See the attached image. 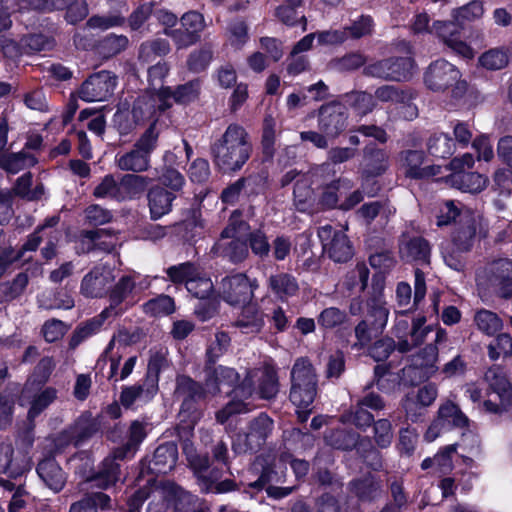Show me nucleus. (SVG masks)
Here are the masks:
<instances>
[{
  "label": "nucleus",
  "mask_w": 512,
  "mask_h": 512,
  "mask_svg": "<svg viewBox=\"0 0 512 512\" xmlns=\"http://www.w3.org/2000/svg\"><path fill=\"white\" fill-rule=\"evenodd\" d=\"M174 160V154L167 152L164 155L165 165L158 174L160 183L169 188V192L176 194L182 190L185 184V178L177 169L172 167Z\"/></svg>",
  "instance_id": "obj_36"
},
{
  "label": "nucleus",
  "mask_w": 512,
  "mask_h": 512,
  "mask_svg": "<svg viewBox=\"0 0 512 512\" xmlns=\"http://www.w3.org/2000/svg\"><path fill=\"white\" fill-rule=\"evenodd\" d=\"M178 450L174 443H166L156 448L151 461V469L156 473L171 471L177 462Z\"/></svg>",
  "instance_id": "obj_32"
},
{
  "label": "nucleus",
  "mask_w": 512,
  "mask_h": 512,
  "mask_svg": "<svg viewBox=\"0 0 512 512\" xmlns=\"http://www.w3.org/2000/svg\"><path fill=\"white\" fill-rule=\"evenodd\" d=\"M316 396V388L292 385L290 391V400L297 408L298 418L305 422L311 413L310 406Z\"/></svg>",
  "instance_id": "obj_34"
},
{
  "label": "nucleus",
  "mask_w": 512,
  "mask_h": 512,
  "mask_svg": "<svg viewBox=\"0 0 512 512\" xmlns=\"http://www.w3.org/2000/svg\"><path fill=\"white\" fill-rule=\"evenodd\" d=\"M57 398V390L53 387L35 389L29 381L22 390L20 404L29 406L28 418L30 420L41 414Z\"/></svg>",
  "instance_id": "obj_21"
},
{
  "label": "nucleus",
  "mask_w": 512,
  "mask_h": 512,
  "mask_svg": "<svg viewBox=\"0 0 512 512\" xmlns=\"http://www.w3.org/2000/svg\"><path fill=\"white\" fill-rule=\"evenodd\" d=\"M13 453L10 444L0 445V474L4 473L11 478H17L30 468V462L24 455L14 458Z\"/></svg>",
  "instance_id": "obj_29"
},
{
  "label": "nucleus",
  "mask_w": 512,
  "mask_h": 512,
  "mask_svg": "<svg viewBox=\"0 0 512 512\" xmlns=\"http://www.w3.org/2000/svg\"><path fill=\"white\" fill-rule=\"evenodd\" d=\"M196 267L189 262L181 263L179 265L171 266L166 270L169 280L175 284L185 283L192 279Z\"/></svg>",
  "instance_id": "obj_62"
},
{
  "label": "nucleus",
  "mask_w": 512,
  "mask_h": 512,
  "mask_svg": "<svg viewBox=\"0 0 512 512\" xmlns=\"http://www.w3.org/2000/svg\"><path fill=\"white\" fill-rule=\"evenodd\" d=\"M351 188L350 181L338 180L325 188L323 192L321 202L324 206L331 208L335 207L338 203V199L347 190Z\"/></svg>",
  "instance_id": "obj_58"
},
{
  "label": "nucleus",
  "mask_w": 512,
  "mask_h": 512,
  "mask_svg": "<svg viewBox=\"0 0 512 512\" xmlns=\"http://www.w3.org/2000/svg\"><path fill=\"white\" fill-rule=\"evenodd\" d=\"M485 381L492 392L498 397L499 402L488 399L483 402L487 412L499 414L508 409L511 403V385L505 374L499 367H492L485 373Z\"/></svg>",
  "instance_id": "obj_15"
},
{
  "label": "nucleus",
  "mask_w": 512,
  "mask_h": 512,
  "mask_svg": "<svg viewBox=\"0 0 512 512\" xmlns=\"http://www.w3.org/2000/svg\"><path fill=\"white\" fill-rule=\"evenodd\" d=\"M110 502L109 496L104 493H93L81 501L74 503L70 512H96V508H106Z\"/></svg>",
  "instance_id": "obj_49"
},
{
  "label": "nucleus",
  "mask_w": 512,
  "mask_h": 512,
  "mask_svg": "<svg viewBox=\"0 0 512 512\" xmlns=\"http://www.w3.org/2000/svg\"><path fill=\"white\" fill-rule=\"evenodd\" d=\"M484 13L483 5L479 1H471L469 4L455 9L452 12L453 23L457 30V38H459V26L465 21H473L480 18Z\"/></svg>",
  "instance_id": "obj_45"
},
{
  "label": "nucleus",
  "mask_w": 512,
  "mask_h": 512,
  "mask_svg": "<svg viewBox=\"0 0 512 512\" xmlns=\"http://www.w3.org/2000/svg\"><path fill=\"white\" fill-rule=\"evenodd\" d=\"M268 286L281 300H286L298 293L299 285L296 278L288 273L271 275Z\"/></svg>",
  "instance_id": "obj_37"
},
{
  "label": "nucleus",
  "mask_w": 512,
  "mask_h": 512,
  "mask_svg": "<svg viewBox=\"0 0 512 512\" xmlns=\"http://www.w3.org/2000/svg\"><path fill=\"white\" fill-rule=\"evenodd\" d=\"M364 161L366 173L372 176L381 174L387 167V156L381 150H376L369 155H365Z\"/></svg>",
  "instance_id": "obj_63"
},
{
  "label": "nucleus",
  "mask_w": 512,
  "mask_h": 512,
  "mask_svg": "<svg viewBox=\"0 0 512 512\" xmlns=\"http://www.w3.org/2000/svg\"><path fill=\"white\" fill-rule=\"evenodd\" d=\"M374 438L381 448L388 447L393 439L391 422L388 419H379L374 423Z\"/></svg>",
  "instance_id": "obj_64"
},
{
  "label": "nucleus",
  "mask_w": 512,
  "mask_h": 512,
  "mask_svg": "<svg viewBox=\"0 0 512 512\" xmlns=\"http://www.w3.org/2000/svg\"><path fill=\"white\" fill-rule=\"evenodd\" d=\"M347 112L340 103H331L321 107L319 129L328 137H337L346 128Z\"/></svg>",
  "instance_id": "obj_24"
},
{
  "label": "nucleus",
  "mask_w": 512,
  "mask_h": 512,
  "mask_svg": "<svg viewBox=\"0 0 512 512\" xmlns=\"http://www.w3.org/2000/svg\"><path fill=\"white\" fill-rule=\"evenodd\" d=\"M487 285L501 297L512 296V261L499 259L488 265L484 273Z\"/></svg>",
  "instance_id": "obj_20"
},
{
  "label": "nucleus",
  "mask_w": 512,
  "mask_h": 512,
  "mask_svg": "<svg viewBox=\"0 0 512 512\" xmlns=\"http://www.w3.org/2000/svg\"><path fill=\"white\" fill-rule=\"evenodd\" d=\"M187 291L196 298L204 299L214 292V285L209 277L196 268L192 279L187 281Z\"/></svg>",
  "instance_id": "obj_44"
},
{
  "label": "nucleus",
  "mask_w": 512,
  "mask_h": 512,
  "mask_svg": "<svg viewBox=\"0 0 512 512\" xmlns=\"http://www.w3.org/2000/svg\"><path fill=\"white\" fill-rule=\"evenodd\" d=\"M238 380L239 374L233 368L225 366H218L208 373L205 389L188 377H180L176 392L179 396L184 397V401L179 412V433L191 431L200 419L201 413L193 407L192 400L207 394L214 395L217 392H223L225 387L229 389Z\"/></svg>",
  "instance_id": "obj_1"
},
{
  "label": "nucleus",
  "mask_w": 512,
  "mask_h": 512,
  "mask_svg": "<svg viewBox=\"0 0 512 512\" xmlns=\"http://www.w3.org/2000/svg\"><path fill=\"white\" fill-rule=\"evenodd\" d=\"M150 179L137 174H125L120 180L121 201L139 198L146 190Z\"/></svg>",
  "instance_id": "obj_39"
},
{
  "label": "nucleus",
  "mask_w": 512,
  "mask_h": 512,
  "mask_svg": "<svg viewBox=\"0 0 512 512\" xmlns=\"http://www.w3.org/2000/svg\"><path fill=\"white\" fill-rule=\"evenodd\" d=\"M257 287L256 280H250L246 274L236 273L221 280L219 295L231 306L244 305L252 300Z\"/></svg>",
  "instance_id": "obj_8"
},
{
  "label": "nucleus",
  "mask_w": 512,
  "mask_h": 512,
  "mask_svg": "<svg viewBox=\"0 0 512 512\" xmlns=\"http://www.w3.org/2000/svg\"><path fill=\"white\" fill-rule=\"evenodd\" d=\"M437 359V346L434 344H429L413 358V365L415 368L422 371L423 377H429L437 370Z\"/></svg>",
  "instance_id": "obj_42"
},
{
  "label": "nucleus",
  "mask_w": 512,
  "mask_h": 512,
  "mask_svg": "<svg viewBox=\"0 0 512 512\" xmlns=\"http://www.w3.org/2000/svg\"><path fill=\"white\" fill-rule=\"evenodd\" d=\"M37 474L53 492H59L65 485V473L53 458H46L40 461L37 466Z\"/></svg>",
  "instance_id": "obj_30"
},
{
  "label": "nucleus",
  "mask_w": 512,
  "mask_h": 512,
  "mask_svg": "<svg viewBox=\"0 0 512 512\" xmlns=\"http://www.w3.org/2000/svg\"><path fill=\"white\" fill-rule=\"evenodd\" d=\"M414 70L411 57L389 58L375 62L365 68L366 74L390 81L409 79Z\"/></svg>",
  "instance_id": "obj_16"
},
{
  "label": "nucleus",
  "mask_w": 512,
  "mask_h": 512,
  "mask_svg": "<svg viewBox=\"0 0 512 512\" xmlns=\"http://www.w3.org/2000/svg\"><path fill=\"white\" fill-rule=\"evenodd\" d=\"M374 97L381 102H390L393 104H405L412 98L410 93L392 85H383L377 88Z\"/></svg>",
  "instance_id": "obj_55"
},
{
  "label": "nucleus",
  "mask_w": 512,
  "mask_h": 512,
  "mask_svg": "<svg viewBox=\"0 0 512 512\" xmlns=\"http://www.w3.org/2000/svg\"><path fill=\"white\" fill-rule=\"evenodd\" d=\"M376 385L384 393L393 392L400 385V377L382 365L375 367Z\"/></svg>",
  "instance_id": "obj_50"
},
{
  "label": "nucleus",
  "mask_w": 512,
  "mask_h": 512,
  "mask_svg": "<svg viewBox=\"0 0 512 512\" xmlns=\"http://www.w3.org/2000/svg\"><path fill=\"white\" fill-rule=\"evenodd\" d=\"M53 11L66 9L65 18L68 23L76 24L88 15V4L85 0H23L20 9Z\"/></svg>",
  "instance_id": "obj_11"
},
{
  "label": "nucleus",
  "mask_w": 512,
  "mask_h": 512,
  "mask_svg": "<svg viewBox=\"0 0 512 512\" xmlns=\"http://www.w3.org/2000/svg\"><path fill=\"white\" fill-rule=\"evenodd\" d=\"M400 254L406 261L416 262L419 265L428 264L430 258V247L424 239L413 238L402 243L400 247Z\"/></svg>",
  "instance_id": "obj_35"
},
{
  "label": "nucleus",
  "mask_w": 512,
  "mask_h": 512,
  "mask_svg": "<svg viewBox=\"0 0 512 512\" xmlns=\"http://www.w3.org/2000/svg\"><path fill=\"white\" fill-rule=\"evenodd\" d=\"M453 141L447 134L439 133L433 135L428 142L429 153L438 158H446L453 153Z\"/></svg>",
  "instance_id": "obj_51"
},
{
  "label": "nucleus",
  "mask_w": 512,
  "mask_h": 512,
  "mask_svg": "<svg viewBox=\"0 0 512 512\" xmlns=\"http://www.w3.org/2000/svg\"><path fill=\"white\" fill-rule=\"evenodd\" d=\"M292 385L316 388L317 378L312 364L306 358L296 360L291 371Z\"/></svg>",
  "instance_id": "obj_40"
},
{
  "label": "nucleus",
  "mask_w": 512,
  "mask_h": 512,
  "mask_svg": "<svg viewBox=\"0 0 512 512\" xmlns=\"http://www.w3.org/2000/svg\"><path fill=\"white\" fill-rule=\"evenodd\" d=\"M425 322V317H418L410 325L406 313L397 314L393 331L398 339L397 348L400 352H408L412 347L422 343L426 335L432 331L429 326H425Z\"/></svg>",
  "instance_id": "obj_7"
},
{
  "label": "nucleus",
  "mask_w": 512,
  "mask_h": 512,
  "mask_svg": "<svg viewBox=\"0 0 512 512\" xmlns=\"http://www.w3.org/2000/svg\"><path fill=\"white\" fill-rule=\"evenodd\" d=\"M115 162L120 170L134 173L147 171L150 167V157L135 147L126 153L117 154Z\"/></svg>",
  "instance_id": "obj_33"
},
{
  "label": "nucleus",
  "mask_w": 512,
  "mask_h": 512,
  "mask_svg": "<svg viewBox=\"0 0 512 512\" xmlns=\"http://www.w3.org/2000/svg\"><path fill=\"white\" fill-rule=\"evenodd\" d=\"M437 395V387L431 383L410 389L401 400L406 418L417 422L423 416L424 410L434 403Z\"/></svg>",
  "instance_id": "obj_12"
},
{
  "label": "nucleus",
  "mask_w": 512,
  "mask_h": 512,
  "mask_svg": "<svg viewBox=\"0 0 512 512\" xmlns=\"http://www.w3.org/2000/svg\"><path fill=\"white\" fill-rule=\"evenodd\" d=\"M402 167L406 176L415 179L428 178L440 173V166L424 165L422 151H406L402 154Z\"/></svg>",
  "instance_id": "obj_27"
},
{
  "label": "nucleus",
  "mask_w": 512,
  "mask_h": 512,
  "mask_svg": "<svg viewBox=\"0 0 512 512\" xmlns=\"http://www.w3.org/2000/svg\"><path fill=\"white\" fill-rule=\"evenodd\" d=\"M239 217L238 211L233 212L229 225L223 230L221 242L218 244V247L223 249V255L234 263L241 262L248 256L247 245L237 238L246 226Z\"/></svg>",
  "instance_id": "obj_14"
},
{
  "label": "nucleus",
  "mask_w": 512,
  "mask_h": 512,
  "mask_svg": "<svg viewBox=\"0 0 512 512\" xmlns=\"http://www.w3.org/2000/svg\"><path fill=\"white\" fill-rule=\"evenodd\" d=\"M278 392V378L272 366H263L248 373L245 380L231 391V401L216 414L217 421L224 424L234 414L248 412L252 408L250 399L254 394L271 399Z\"/></svg>",
  "instance_id": "obj_2"
},
{
  "label": "nucleus",
  "mask_w": 512,
  "mask_h": 512,
  "mask_svg": "<svg viewBox=\"0 0 512 512\" xmlns=\"http://www.w3.org/2000/svg\"><path fill=\"white\" fill-rule=\"evenodd\" d=\"M479 63L488 70H499L507 65L508 54L500 49H491L480 56Z\"/></svg>",
  "instance_id": "obj_59"
},
{
  "label": "nucleus",
  "mask_w": 512,
  "mask_h": 512,
  "mask_svg": "<svg viewBox=\"0 0 512 512\" xmlns=\"http://www.w3.org/2000/svg\"><path fill=\"white\" fill-rule=\"evenodd\" d=\"M251 149L245 130L232 124L213 145L214 162L223 172H234L249 159Z\"/></svg>",
  "instance_id": "obj_4"
},
{
  "label": "nucleus",
  "mask_w": 512,
  "mask_h": 512,
  "mask_svg": "<svg viewBox=\"0 0 512 512\" xmlns=\"http://www.w3.org/2000/svg\"><path fill=\"white\" fill-rule=\"evenodd\" d=\"M35 164L36 158L25 152L0 155V167L12 174L18 173L20 170Z\"/></svg>",
  "instance_id": "obj_43"
},
{
  "label": "nucleus",
  "mask_w": 512,
  "mask_h": 512,
  "mask_svg": "<svg viewBox=\"0 0 512 512\" xmlns=\"http://www.w3.org/2000/svg\"><path fill=\"white\" fill-rule=\"evenodd\" d=\"M147 426L146 422L133 421L130 425L128 441L123 449L115 452V458H125L129 453L133 454L147 436Z\"/></svg>",
  "instance_id": "obj_41"
},
{
  "label": "nucleus",
  "mask_w": 512,
  "mask_h": 512,
  "mask_svg": "<svg viewBox=\"0 0 512 512\" xmlns=\"http://www.w3.org/2000/svg\"><path fill=\"white\" fill-rule=\"evenodd\" d=\"M113 312L108 308L105 309L99 316L89 320L83 326L77 329L72 341L78 343L80 340L87 338L96 333L104 322V319Z\"/></svg>",
  "instance_id": "obj_60"
},
{
  "label": "nucleus",
  "mask_w": 512,
  "mask_h": 512,
  "mask_svg": "<svg viewBox=\"0 0 512 512\" xmlns=\"http://www.w3.org/2000/svg\"><path fill=\"white\" fill-rule=\"evenodd\" d=\"M200 93L199 81H191L177 87L175 91L171 90L169 102L178 104H188L195 101Z\"/></svg>",
  "instance_id": "obj_53"
},
{
  "label": "nucleus",
  "mask_w": 512,
  "mask_h": 512,
  "mask_svg": "<svg viewBox=\"0 0 512 512\" xmlns=\"http://www.w3.org/2000/svg\"><path fill=\"white\" fill-rule=\"evenodd\" d=\"M368 312L374 318L371 325L376 331H381L387 324L389 310L386 302L378 296L368 303Z\"/></svg>",
  "instance_id": "obj_48"
},
{
  "label": "nucleus",
  "mask_w": 512,
  "mask_h": 512,
  "mask_svg": "<svg viewBox=\"0 0 512 512\" xmlns=\"http://www.w3.org/2000/svg\"><path fill=\"white\" fill-rule=\"evenodd\" d=\"M474 322L481 332L489 336L494 335L503 327V322L498 315L486 309L476 312Z\"/></svg>",
  "instance_id": "obj_46"
},
{
  "label": "nucleus",
  "mask_w": 512,
  "mask_h": 512,
  "mask_svg": "<svg viewBox=\"0 0 512 512\" xmlns=\"http://www.w3.org/2000/svg\"><path fill=\"white\" fill-rule=\"evenodd\" d=\"M324 253L335 262H346L353 256L352 245L342 230H336L330 225L318 230Z\"/></svg>",
  "instance_id": "obj_13"
},
{
  "label": "nucleus",
  "mask_w": 512,
  "mask_h": 512,
  "mask_svg": "<svg viewBox=\"0 0 512 512\" xmlns=\"http://www.w3.org/2000/svg\"><path fill=\"white\" fill-rule=\"evenodd\" d=\"M119 465L114 459L107 458L103 461L102 467L97 476L93 479L96 485L107 488L118 480Z\"/></svg>",
  "instance_id": "obj_54"
},
{
  "label": "nucleus",
  "mask_w": 512,
  "mask_h": 512,
  "mask_svg": "<svg viewBox=\"0 0 512 512\" xmlns=\"http://www.w3.org/2000/svg\"><path fill=\"white\" fill-rule=\"evenodd\" d=\"M170 96L171 88L160 89L157 93L146 92L134 101L130 112L118 109L114 115V122L122 133H126L134 125L146 122L156 125L160 114L171 107Z\"/></svg>",
  "instance_id": "obj_3"
},
{
  "label": "nucleus",
  "mask_w": 512,
  "mask_h": 512,
  "mask_svg": "<svg viewBox=\"0 0 512 512\" xmlns=\"http://www.w3.org/2000/svg\"><path fill=\"white\" fill-rule=\"evenodd\" d=\"M82 236L93 244V247H97L107 252L112 251L116 246V241L112 240L104 229L86 231Z\"/></svg>",
  "instance_id": "obj_61"
},
{
  "label": "nucleus",
  "mask_w": 512,
  "mask_h": 512,
  "mask_svg": "<svg viewBox=\"0 0 512 512\" xmlns=\"http://www.w3.org/2000/svg\"><path fill=\"white\" fill-rule=\"evenodd\" d=\"M114 278L110 266H97L83 278L81 292L87 297H101L107 292Z\"/></svg>",
  "instance_id": "obj_25"
},
{
  "label": "nucleus",
  "mask_w": 512,
  "mask_h": 512,
  "mask_svg": "<svg viewBox=\"0 0 512 512\" xmlns=\"http://www.w3.org/2000/svg\"><path fill=\"white\" fill-rule=\"evenodd\" d=\"M183 452L186 455L189 464L196 471L199 479H201L204 490L223 493L233 489L232 482L230 481L214 483L218 479V477L217 475L214 474L208 475V459L206 457H200L196 453L192 444L184 442Z\"/></svg>",
  "instance_id": "obj_19"
},
{
  "label": "nucleus",
  "mask_w": 512,
  "mask_h": 512,
  "mask_svg": "<svg viewBox=\"0 0 512 512\" xmlns=\"http://www.w3.org/2000/svg\"><path fill=\"white\" fill-rule=\"evenodd\" d=\"M235 325L243 333L254 334L258 333L264 326V318L255 305H247L241 311Z\"/></svg>",
  "instance_id": "obj_38"
},
{
  "label": "nucleus",
  "mask_w": 512,
  "mask_h": 512,
  "mask_svg": "<svg viewBox=\"0 0 512 512\" xmlns=\"http://www.w3.org/2000/svg\"><path fill=\"white\" fill-rule=\"evenodd\" d=\"M273 428L272 420L265 414L259 415L250 426L247 434H238L233 439V450L236 453H245L259 447L271 433Z\"/></svg>",
  "instance_id": "obj_17"
},
{
  "label": "nucleus",
  "mask_w": 512,
  "mask_h": 512,
  "mask_svg": "<svg viewBox=\"0 0 512 512\" xmlns=\"http://www.w3.org/2000/svg\"><path fill=\"white\" fill-rule=\"evenodd\" d=\"M490 359L497 360L501 357L512 355V337L507 333L499 334L495 340L488 345Z\"/></svg>",
  "instance_id": "obj_57"
},
{
  "label": "nucleus",
  "mask_w": 512,
  "mask_h": 512,
  "mask_svg": "<svg viewBox=\"0 0 512 512\" xmlns=\"http://www.w3.org/2000/svg\"><path fill=\"white\" fill-rule=\"evenodd\" d=\"M438 416L444 424L451 427H464L468 423L467 417L462 413L460 408L452 403L446 402L442 404L438 410Z\"/></svg>",
  "instance_id": "obj_47"
},
{
  "label": "nucleus",
  "mask_w": 512,
  "mask_h": 512,
  "mask_svg": "<svg viewBox=\"0 0 512 512\" xmlns=\"http://www.w3.org/2000/svg\"><path fill=\"white\" fill-rule=\"evenodd\" d=\"M158 386L153 380L146 381L143 385L125 387L121 393V403L129 408L135 403H147L157 393Z\"/></svg>",
  "instance_id": "obj_31"
},
{
  "label": "nucleus",
  "mask_w": 512,
  "mask_h": 512,
  "mask_svg": "<svg viewBox=\"0 0 512 512\" xmlns=\"http://www.w3.org/2000/svg\"><path fill=\"white\" fill-rule=\"evenodd\" d=\"M284 471L282 467L274 465L273 467H263L260 477L248 484V487L255 490H261L266 487L267 494L273 498H283L290 494V488L274 487L273 483H281L284 481Z\"/></svg>",
  "instance_id": "obj_26"
},
{
  "label": "nucleus",
  "mask_w": 512,
  "mask_h": 512,
  "mask_svg": "<svg viewBox=\"0 0 512 512\" xmlns=\"http://www.w3.org/2000/svg\"><path fill=\"white\" fill-rule=\"evenodd\" d=\"M150 497L148 512H165L169 503H173L176 512H188L184 504H191L194 496L183 491L174 483H164L151 488L150 493L146 490L137 491L128 501V512H138L146 498Z\"/></svg>",
  "instance_id": "obj_5"
},
{
  "label": "nucleus",
  "mask_w": 512,
  "mask_h": 512,
  "mask_svg": "<svg viewBox=\"0 0 512 512\" xmlns=\"http://www.w3.org/2000/svg\"><path fill=\"white\" fill-rule=\"evenodd\" d=\"M460 71L444 59L436 60L425 72L424 81L426 86L433 91H443L453 85L462 92L466 89V83L460 81Z\"/></svg>",
  "instance_id": "obj_9"
},
{
  "label": "nucleus",
  "mask_w": 512,
  "mask_h": 512,
  "mask_svg": "<svg viewBox=\"0 0 512 512\" xmlns=\"http://www.w3.org/2000/svg\"><path fill=\"white\" fill-rule=\"evenodd\" d=\"M116 77L109 71L90 76L80 87L78 96L86 102L104 101L114 91Z\"/></svg>",
  "instance_id": "obj_18"
},
{
  "label": "nucleus",
  "mask_w": 512,
  "mask_h": 512,
  "mask_svg": "<svg viewBox=\"0 0 512 512\" xmlns=\"http://www.w3.org/2000/svg\"><path fill=\"white\" fill-rule=\"evenodd\" d=\"M429 16L426 13H419L412 23L414 33H431L437 35L457 55L472 59L475 56L474 50L464 41L457 38V30L451 21H435L429 25Z\"/></svg>",
  "instance_id": "obj_6"
},
{
  "label": "nucleus",
  "mask_w": 512,
  "mask_h": 512,
  "mask_svg": "<svg viewBox=\"0 0 512 512\" xmlns=\"http://www.w3.org/2000/svg\"><path fill=\"white\" fill-rule=\"evenodd\" d=\"M474 158L472 154L466 153L461 157H456L450 162L452 181L457 187L465 192L477 193L482 191L487 184V179L475 172L467 173L473 167Z\"/></svg>",
  "instance_id": "obj_10"
},
{
  "label": "nucleus",
  "mask_w": 512,
  "mask_h": 512,
  "mask_svg": "<svg viewBox=\"0 0 512 512\" xmlns=\"http://www.w3.org/2000/svg\"><path fill=\"white\" fill-rule=\"evenodd\" d=\"M150 284L151 281L148 277L141 276L137 273L121 277L110 294L111 305L109 309L114 314H117L118 312L114 311L116 306L126 300L129 296L144 291L150 286Z\"/></svg>",
  "instance_id": "obj_23"
},
{
  "label": "nucleus",
  "mask_w": 512,
  "mask_h": 512,
  "mask_svg": "<svg viewBox=\"0 0 512 512\" xmlns=\"http://www.w3.org/2000/svg\"><path fill=\"white\" fill-rule=\"evenodd\" d=\"M94 196L121 201L120 181L118 182L111 174L106 175L95 187Z\"/></svg>",
  "instance_id": "obj_56"
},
{
  "label": "nucleus",
  "mask_w": 512,
  "mask_h": 512,
  "mask_svg": "<svg viewBox=\"0 0 512 512\" xmlns=\"http://www.w3.org/2000/svg\"><path fill=\"white\" fill-rule=\"evenodd\" d=\"M477 230H482V217L469 209L463 210L460 215L459 227L453 234V243L457 250L467 251L473 243Z\"/></svg>",
  "instance_id": "obj_22"
},
{
  "label": "nucleus",
  "mask_w": 512,
  "mask_h": 512,
  "mask_svg": "<svg viewBox=\"0 0 512 512\" xmlns=\"http://www.w3.org/2000/svg\"><path fill=\"white\" fill-rule=\"evenodd\" d=\"M175 199L176 194L161 186L150 188L147 193V201L151 219L158 220L169 214Z\"/></svg>",
  "instance_id": "obj_28"
},
{
  "label": "nucleus",
  "mask_w": 512,
  "mask_h": 512,
  "mask_svg": "<svg viewBox=\"0 0 512 512\" xmlns=\"http://www.w3.org/2000/svg\"><path fill=\"white\" fill-rule=\"evenodd\" d=\"M174 310V300L167 295H160L143 304V311L151 316L168 315Z\"/></svg>",
  "instance_id": "obj_52"
}]
</instances>
